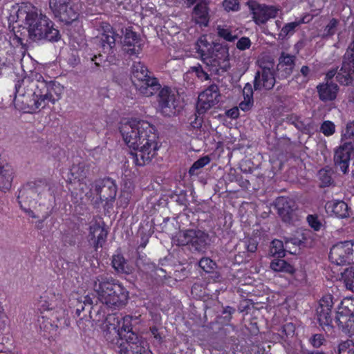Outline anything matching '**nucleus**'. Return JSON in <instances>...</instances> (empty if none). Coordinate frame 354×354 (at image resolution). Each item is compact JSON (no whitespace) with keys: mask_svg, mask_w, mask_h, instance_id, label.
I'll use <instances>...</instances> for the list:
<instances>
[{"mask_svg":"<svg viewBox=\"0 0 354 354\" xmlns=\"http://www.w3.org/2000/svg\"><path fill=\"white\" fill-rule=\"evenodd\" d=\"M221 98L218 86L212 84L198 95L196 109L198 114H203L217 104Z\"/></svg>","mask_w":354,"mask_h":354,"instance_id":"obj_13","label":"nucleus"},{"mask_svg":"<svg viewBox=\"0 0 354 354\" xmlns=\"http://www.w3.org/2000/svg\"><path fill=\"white\" fill-rule=\"evenodd\" d=\"M302 23H304V21L299 20L285 24L278 34L279 39H284L287 37L292 35L295 32V29Z\"/></svg>","mask_w":354,"mask_h":354,"instance_id":"obj_36","label":"nucleus"},{"mask_svg":"<svg viewBox=\"0 0 354 354\" xmlns=\"http://www.w3.org/2000/svg\"><path fill=\"white\" fill-rule=\"evenodd\" d=\"M131 80L140 94L149 97L160 88V84L153 76L150 75L147 67L140 62H135L131 66Z\"/></svg>","mask_w":354,"mask_h":354,"instance_id":"obj_6","label":"nucleus"},{"mask_svg":"<svg viewBox=\"0 0 354 354\" xmlns=\"http://www.w3.org/2000/svg\"><path fill=\"white\" fill-rule=\"evenodd\" d=\"M339 354H354V340H347L339 346Z\"/></svg>","mask_w":354,"mask_h":354,"instance_id":"obj_44","label":"nucleus"},{"mask_svg":"<svg viewBox=\"0 0 354 354\" xmlns=\"http://www.w3.org/2000/svg\"><path fill=\"white\" fill-rule=\"evenodd\" d=\"M7 317L3 313H0V331L4 330L6 326Z\"/></svg>","mask_w":354,"mask_h":354,"instance_id":"obj_64","label":"nucleus"},{"mask_svg":"<svg viewBox=\"0 0 354 354\" xmlns=\"http://www.w3.org/2000/svg\"><path fill=\"white\" fill-rule=\"evenodd\" d=\"M158 104L161 113L165 116L174 115L182 106L178 93L168 86L160 88Z\"/></svg>","mask_w":354,"mask_h":354,"instance_id":"obj_10","label":"nucleus"},{"mask_svg":"<svg viewBox=\"0 0 354 354\" xmlns=\"http://www.w3.org/2000/svg\"><path fill=\"white\" fill-rule=\"evenodd\" d=\"M101 28L102 32L100 37L103 53L111 55L113 53L118 34L115 33L113 27L109 24L103 23Z\"/></svg>","mask_w":354,"mask_h":354,"instance_id":"obj_23","label":"nucleus"},{"mask_svg":"<svg viewBox=\"0 0 354 354\" xmlns=\"http://www.w3.org/2000/svg\"><path fill=\"white\" fill-rule=\"evenodd\" d=\"M312 71L308 66H303L300 69V74L295 75V78L298 81L301 77V84H306L311 78Z\"/></svg>","mask_w":354,"mask_h":354,"instance_id":"obj_43","label":"nucleus"},{"mask_svg":"<svg viewBox=\"0 0 354 354\" xmlns=\"http://www.w3.org/2000/svg\"><path fill=\"white\" fill-rule=\"evenodd\" d=\"M93 289L97 299L109 307H119L124 304L129 297L126 288L111 277H97L93 280Z\"/></svg>","mask_w":354,"mask_h":354,"instance_id":"obj_5","label":"nucleus"},{"mask_svg":"<svg viewBox=\"0 0 354 354\" xmlns=\"http://www.w3.org/2000/svg\"><path fill=\"white\" fill-rule=\"evenodd\" d=\"M9 20L24 24L28 30L30 39L33 41L41 39L57 41L60 38L59 32L54 27L53 22L30 3L13 6Z\"/></svg>","mask_w":354,"mask_h":354,"instance_id":"obj_3","label":"nucleus"},{"mask_svg":"<svg viewBox=\"0 0 354 354\" xmlns=\"http://www.w3.org/2000/svg\"><path fill=\"white\" fill-rule=\"evenodd\" d=\"M239 109L236 107L232 108L227 111V115L233 119L237 118L239 117Z\"/></svg>","mask_w":354,"mask_h":354,"instance_id":"obj_60","label":"nucleus"},{"mask_svg":"<svg viewBox=\"0 0 354 354\" xmlns=\"http://www.w3.org/2000/svg\"><path fill=\"white\" fill-rule=\"evenodd\" d=\"M88 170V166L85 162H82L77 165H73L71 169V173L75 179L80 181L86 178Z\"/></svg>","mask_w":354,"mask_h":354,"instance_id":"obj_35","label":"nucleus"},{"mask_svg":"<svg viewBox=\"0 0 354 354\" xmlns=\"http://www.w3.org/2000/svg\"><path fill=\"white\" fill-rule=\"evenodd\" d=\"M353 150V145L351 142H346L342 145H340L335 151V166L344 174H346L348 171L351 156Z\"/></svg>","mask_w":354,"mask_h":354,"instance_id":"obj_18","label":"nucleus"},{"mask_svg":"<svg viewBox=\"0 0 354 354\" xmlns=\"http://www.w3.org/2000/svg\"><path fill=\"white\" fill-rule=\"evenodd\" d=\"M324 341V336L321 334H315L310 339L311 344L315 348H319L320 346H322Z\"/></svg>","mask_w":354,"mask_h":354,"instance_id":"obj_57","label":"nucleus"},{"mask_svg":"<svg viewBox=\"0 0 354 354\" xmlns=\"http://www.w3.org/2000/svg\"><path fill=\"white\" fill-rule=\"evenodd\" d=\"M243 95L244 98H249L253 100V91L252 86L250 84H245L243 90Z\"/></svg>","mask_w":354,"mask_h":354,"instance_id":"obj_59","label":"nucleus"},{"mask_svg":"<svg viewBox=\"0 0 354 354\" xmlns=\"http://www.w3.org/2000/svg\"><path fill=\"white\" fill-rule=\"evenodd\" d=\"M249 7L254 22L259 25L275 18L279 11V9L275 6L259 4L256 2L250 3Z\"/></svg>","mask_w":354,"mask_h":354,"instance_id":"obj_16","label":"nucleus"},{"mask_svg":"<svg viewBox=\"0 0 354 354\" xmlns=\"http://www.w3.org/2000/svg\"><path fill=\"white\" fill-rule=\"evenodd\" d=\"M275 207L283 222L291 223L297 219V205L293 200L286 197H279L276 200Z\"/></svg>","mask_w":354,"mask_h":354,"instance_id":"obj_17","label":"nucleus"},{"mask_svg":"<svg viewBox=\"0 0 354 354\" xmlns=\"http://www.w3.org/2000/svg\"><path fill=\"white\" fill-rule=\"evenodd\" d=\"M91 323V317H82L79 320L77 321V324L78 328L84 331H86L89 327V324Z\"/></svg>","mask_w":354,"mask_h":354,"instance_id":"obj_56","label":"nucleus"},{"mask_svg":"<svg viewBox=\"0 0 354 354\" xmlns=\"http://www.w3.org/2000/svg\"><path fill=\"white\" fill-rule=\"evenodd\" d=\"M251 41L249 38L243 37L236 43V47L239 50H244L250 47Z\"/></svg>","mask_w":354,"mask_h":354,"instance_id":"obj_55","label":"nucleus"},{"mask_svg":"<svg viewBox=\"0 0 354 354\" xmlns=\"http://www.w3.org/2000/svg\"><path fill=\"white\" fill-rule=\"evenodd\" d=\"M123 44L124 46L129 47L126 49L129 55L138 54L141 50L140 39L136 32L132 31L130 28H126Z\"/></svg>","mask_w":354,"mask_h":354,"instance_id":"obj_28","label":"nucleus"},{"mask_svg":"<svg viewBox=\"0 0 354 354\" xmlns=\"http://www.w3.org/2000/svg\"><path fill=\"white\" fill-rule=\"evenodd\" d=\"M95 192L101 201H105L108 203L115 200L117 187L111 178H104L95 182Z\"/></svg>","mask_w":354,"mask_h":354,"instance_id":"obj_20","label":"nucleus"},{"mask_svg":"<svg viewBox=\"0 0 354 354\" xmlns=\"http://www.w3.org/2000/svg\"><path fill=\"white\" fill-rule=\"evenodd\" d=\"M328 214L337 218H343L348 216V207L343 201L333 200L326 203L325 206Z\"/></svg>","mask_w":354,"mask_h":354,"instance_id":"obj_29","label":"nucleus"},{"mask_svg":"<svg viewBox=\"0 0 354 354\" xmlns=\"http://www.w3.org/2000/svg\"><path fill=\"white\" fill-rule=\"evenodd\" d=\"M89 236L94 241V247L97 248L102 247L107 237L106 230L99 223H95L90 226Z\"/></svg>","mask_w":354,"mask_h":354,"instance_id":"obj_30","label":"nucleus"},{"mask_svg":"<svg viewBox=\"0 0 354 354\" xmlns=\"http://www.w3.org/2000/svg\"><path fill=\"white\" fill-rule=\"evenodd\" d=\"M64 303L59 295H55L51 292H46L41 296L38 302L39 309L41 313H53L60 308H64Z\"/></svg>","mask_w":354,"mask_h":354,"instance_id":"obj_22","label":"nucleus"},{"mask_svg":"<svg viewBox=\"0 0 354 354\" xmlns=\"http://www.w3.org/2000/svg\"><path fill=\"white\" fill-rule=\"evenodd\" d=\"M296 57L285 53H282L279 59L277 72L279 77L286 79L292 73L295 66Z\"/></svg>","mask_w":354,"mask_h":354,"instance_id":"obj_26","label":"nucleus"},{"mask_svg":"<svg viewBox=\"0 0 354 354\" xmlns=\"http://www.w3.org/2000/svg\"><path fill=\"white\" fill-rule=\"evenodd\" d=\"M329 259L337 266L351 264L349 241H341L334 245L330 250Z\"/></svg>","mask_w":354,"mask_h":354,"instance_id":"obj_19","label":"nucleus"},{"mask_svg":"<svg viewBox=\"0 0 354 354\" xmlns=\"http://www.w3.org/2000/svg\"><path fill=\"white\" fill-rule=\"evenodd\" d=\"M252 104L253 100L244 98V100L239 104V108L243 111H247L251 109Z\"/></svg>","mask_w":354,"mask_h":354,"instance_id":"obj_58","label":"nucleus"},{"mask_svg":"<svg viewBox=\"0 0 354 354\" xmlns=\"http://www.w3.org/2000/svg\"><path fill=\"white\" fill-rule=\"evenodd\" d=\"M339 24V21L337 19H331L326 26L324 27L322 37L323 39H327L333 36L337 30V26Z\"/></svg>","mask_w":354,"mask_h":354,"instance_id":"obj_39","label":"nucleus"},{"mask_svg":"<svg viewBox=\"0 0 354 354\" xmlns=\"http://www.w3.org/2000/svg\"><path fill=\"white\" fill-rule=\"evenodd\" d=\"M210 162V158L208 156H205L198 160H197L190 167L189 174H195L196 170L203 168Z\"/></svg>","mask_w":354,"mask_h":354,"instance_id":"obj_46","label":"nucleus"},{"mask_svg":"<svg viewBox=\"0 0 354 354\" xmlns=\"http://www.w3.org/2000/svg\"><path fill=\"white\" fill-rule=\"evenodd\" d=\"M270 267L274 272H282L289 274H292L295 272V269L292 265L281 259L273 260L270 263Z\"/></svg>","mask_w":354,"mask_h":354,"instance_id":"obj_33","label":"nucleus"},{"mask_svg":"<svg viewBox=\"0 0 354 354\" xmlns=\"http://www.w3.org/2000/svg\"><path fill=\"white\" fill-rule=\"evenodd\" d=\"M64 92V86L57 82L44 80L37 72L18 81L15 84V106L22 111L28 108L42 109L48 102L53 104L59 100Z\"/></svg>","mask_w":354,"mask_h":354,"instance_id":"obj_1","label":"nucleus"},{"mask_svg":"<svg viewBox=\"0 0 354 354\" xmlns=\"http://www.w3.org/2000/svg\"><path fill=\"white\" fill-rule=\"evenodd\" d=\"M91 305L92 299L89 296H86L84 297V300H77L76 305L75 314L79 317L82 311L84 310V307L86 305Z\"/></svg>","mask_w":354,"mask_h":354,"instance_id":"obj_49","label":"nucleus"},{"mask_svg":"<svg viewBox=\"0 0 354 354\" xmlns=\"http://www.w3.org/2000/svg\"><path fill=\"white\" fill-rule=\"evenodd\" d=\"M191 70L194 72L196 76L202 81L207 80L209 79L208 73L203 70L201 65L198 64V66H192Z\"/></svg>","mask_w":354,"mask_h":354,"instance_id":"obj_52","label":"nucleus"},{"mask_svg":"<svg viewBox=\"0 0 354 354\" xmlns=\"http://www.w3.org/2000/svg\"><path fill=\"white\" fill-rule=\"evenodd\" d=\"M174 241L178 245H188L191 250L201 252L207 248L209 235L199 230H181Z\"/></svg>","mask_w":354,"mask_h":354,"instance_id":"obj_7","label":"nucleus"},{"mask_svg":"<svg viewBox=\"0 0 354 354\" xmlns=\"http://www.w3.org/2000/svg\"><path fill=\"white\" fill-rule=\"evenodd\" d=\"M125 143L134 151L131 152L138 167L149 164L159 149L156 127L143 120H122L119 127Z\"/></svg>","mask_w":354,"mask_h":354,"instance_id":"obj_2","label":"nucleus"},{"mask_svg":"<svg viewBox=\"0 0 354 354\" xmlns=\"http://www.w3.org/2000/svg\"><path fill=\"white\" fill-rule=\"evenodd\" d=\"M339 73V71L338 73H337V69H332V70H330L329 71H328L326 74V77H325L326 82H332L331 80L334 77V76L335 75H337ZM337 76V75H336V77Z\"/></svg>","mask_w":354,"mask_h":354,"instance_id":"obj_61","label":"nucleus"},{"mask_svg":"<svg viewBox=\"0 0 354 354\" xmlns=\"http://www.w3.org/2000/svg\"><path fill=\"white\" fill-rule=\"evenodd\" d=\"M223 6L227 11H236L239 8L238 0H224Z\"/></svg>","mask_w":354,"mask_h":354,"instance_id":"obj_53","label":"nucleus"},{"mask_svg":"<svg viewBox=\"0 0 354 354\" xmlns=\"http://www.w3.org/2000/svg\"><path fill=\"white\" fill-rule=\"evenodd\" d=\"M316 88L320 100L323 102L335 100L339 90V87L335 83L328 82L319 84Z\"/></svg>","mask_w":354,"mask_h":354,"instance_id":"obj_27","label":"nucleus"},{"mask_svg":"<svg viewBox=\"0 0 354 354\" xmlns=\"http://www.w3.org/2000/svg\"><path fill=\"white\" fill-rule=\"evenodd\" d=\"M37 319V323L41 330L50 334L55 333L59 328L68 327L70 325L69 319L64 308H60L53 313H41Z\"/></svg>","mask_w":354,"mask_h":354,"instance_id":"obj_9","label":"nucleus"},{"mask_svg":"<svg viewBox=\"0 0 354 354\" xmlns=\"http://www.w3.org/2000/svg\"><path fill=\"white\" fill-rule=\"evenodd\" d=\"M218 35L226 40L227 41H234L238 38V35L236 33V30H232L230 28L227 26H218L217 28Z\"/></svg>","mask_w":354,"mask_h":354,"instance_id":"obj_37","label":"nucleus"},{"mask_svg":"<svg viewBox=\"0 0 354 354\" xmlns=\"http://www.w3.org/2000/svg\"><path fill=\"white\" fill-rule=\"evenodd\" d=\"M343 136L346 139L349 140L348 142H354V121L346 124V129L343 133Z\"/></svg>","mask_w":354,"mask_h":354,"instance_id":"obj_51","label":"nucleus"},{"mask_svg":"<svg viewBox=\"0 0 354 354\" xmlns=\"http://www.w3.org/2000/svg\"><path fill=\"white\" fill-rule=\"evenodd\" d=\"M349 252L351 264H354V240H349Z\"/></svg>","mask_w":354,"mask_h":354,"instance_id":"obj_62","label":"nucleus"},{"mask_svg":"<svg viewBox=\"0 0 354 354\" xmlns=\"http://www.w3.org/2000/svg\"><path fill=\"white\" fill-rule=\"evenodd\" d=\"M13 171L12 168L7 165L0 168V190L6 192L11 187Z\"/></svg>","mask_w":354,"mask_h":354,"instance_id":"obj_32","label":"nucleus"},{"mask_svg":"<svg viewBox=\"0 0 354 354\" xmlns=\"http://www.w3.org/2000/svg\"><path fill=\"white\" fill-rule=\"evenodd\" d=\"M196 49L200 58L209 68L211 72L219 74L230 68L229 53L227 48L214 45L207 40L206 36H201L196 42Z\"/></svg>","mask_w":354,"mask_h":354,"instance_id":"obj_4","label":"nucleus"},{"mask_svg":"<svg viewBox=\"0 0 354 354\" xmlns=\"http://www.w3.org/2000/svg\"><path fill=\"white\" fill-rule=\"evenodd\" d=\"M49 6L55 17L65 24L77 21L80 10L77 4L71 0H48Z\"/></svg>","mask_w":354,"mask_h":354,"instance_id":"obj_8","label":"nucleus"},{"mask_svg":"<svg viewBox=\"0 0 354 354\" xmlns=\"http://www.w3.org/2000/svg\"><path fill=\"white\" fill-rule=\"evenodd\" d=\"M121 317L116 314H109L102 324V329L105 338L113 342L115 339H120Z\"/></svg>","mask_w":354,"mask_h":354,"instance_id":"obj_21","label":"nucleus"},{"mask_svg":"<svg viewBox=\"0 0 354 354\" xmlns=\"http://www.w3.org/2000/svg\"><path fill=\"white\" fill-rule=\"evenodd\" d=\"M275 79L272 71L268 68H263L255 75L254 86L256 90L265 88L270 90L273 88Z\"/></svg>","mask_w":354,"mask_h":354,"instance_id":"obj_25","label":"nucleus"},{"mask_svg":"<svg viewBox=\"0 0 354 354\" xmlns=\"http://www.w3.org/2000/svg\"><path fill=\"white\" fill-rule=\"evenodd\" d=\"M46 190L47 187L42 181H39L38 183H30L24 187V188L19 191L18 196V202L21 208L27 212L32 218H37L38 216L34 214L33 211L30 209H27L24 206L23 203H32L33 201L35 200L36 196H39L42 192H44Z\"/></svg>","mask_w":354,"mask_h":354,"instance_id":"obj_12","label":"nucleus"},{"mask_svg":"<svg viewBox=\"0 0 354 354\" xmlns=\"http://www.w3.org/2000/svg\"><path fill=\"white\" fill-rule=\"evenodd\" d=\"M320 131L325 136H330L335 132V125L333 122L326 120L321 124Z\"/></svg>","mask_w":354,"mask_h":354,"instance_id":"obj_45","label":"nucleus"},{"mask_svg":"<svg viewBox=\"0 0 354 354\" xmlns=\"http://www.w3.org/2000/svg\"><path fill=\"white\" fill-rule=\"evenodd\" d=\"M337 82L343 85H348L354 80V50L349 46L344 55L342 66L337 76Z\"/></svg>","mask_w":354,"mask_h":354,"instance_id":"obj_15","label":"nucleus"},{"mask_svg":"<svg viewBox=\"0 0 354 354\" xmlns=\"http://www.w3.org/2000/svg\"><path fill=\"white\" fill-rule=\"evenodd\" d=\"M333 306V296L326 295L319 300V306L316 310L318 322L323 330L327 332L332 329L331 312Z\"/></svg>","mask_w":354,"mask_h":354,"instance_id":"obj_14","label":"nucleus"},{"mask_svg":"<svg viewBox=\"0 0 354 354\" xmlns=\"http://www.w3.org/2000/svg\"><path fill=\"white\" fill-rule=\"evenodd\" d=\"M124 342L120 346L119 354H138L144 351L145 346L137 334L131 333L129 335H124Z\"/></svg>","mask_w":354,"mask_h":354,"instance_id":"obj_24","label":"nucleus"},{"mask_svg":"<svg viewBox=\"0 0 354 354\" xmlns=\"http://www.w3.org/2000/svg\"><path fill=\"white\" fill-rule=\"evenodd\" d=\"M192 18L196 24L201 26H207L208 25L209 14L207 3L205 1H201L194 7Z\"/></svg>","mask_w":354,"mask_h":354,"instance_id":"obj_31","label":"nucleus"},{"mask_svg":"<svg viewBox=\"0 0 354 354\" xmlns=\"http://www.w3.org/2000/svg\"><path fill=\"white\" fill-rule=\"evenodd\" d=\"M235 312V309L232 307H230V306H226L223 311V313L224 315H226L225 317L227 318L228 320H230L231 319V315L232 313H234Z\"/></svg>","mask_w":354,"mask_h":354,"instance_id":"obj_63","label":"nucleus"},{"mask_svg":"<svg viewBox=\"0 0 354 354\" xmlns=\"http://www.w3.org/2000/svg\"><path fill=\"white\" fill-rule=\"evenodd\" d=\"M243 245V248L248 252H254L257 249V243L254 239H247L239 243V246Z\"/></svg>","mask_w":354,"mask_h":354,"instance_id":"obj_47","label":"nucleus"},{"mask_svg":"<svg viewBox=\"0 0 354 354\" xmlns=\"http://www.w3.org/2000/svg\"><path fill=\"white\" fill-rule=\"evenodd\" d=\"M132 317L127 315L124 317H121L120 322V339L124 338V335H129L132 331Z\"/></svg>","mask_w":354,"mask_h":354,"instance_id":"obj_40","label":"nucleus"},{"mask_svg":"<svg viewBox=\"0 0 354 354\" xmlns=\"http://www.w3.org/2000/svg\"><path fill=\"white\" fill-rule=\"evenodd\" d=\"M307 221L309 225L315 230L318 231L321 228L322 223L318 220L317 216L314 215H308L307 216Z\"/></svg>","mask_w":354,"mask_h":354,"instance_id":"obj_54","label":"nucleus"},{"mask_svg":"<svg viewBox=\"0 0 354 354\" xmlns=\"http://www.w3.org/2000/svg\"><path fill=\"white\" fill-rule=\"evenodd\" d=\"M342 277L346 288L354 292V267L346 268Z\"/></svg>","mask_w":354,"mask_h":354,"instance_id":"obj_38","label":"nucleus"},{"mask_svg":"<svg viewBox=\"0 0 354 354\" xmlns=\"http://www.w3.org/2000/svg\"><path fill=\"white\" fill-rule=\"evenodd\" d=\"M112 266L119 273L129 274L131 272V269L126 260L121 254H115L113 256Z\"/></svg>","mask_w":354,"mask_h":354,"instance_id":"obj_34","label":"nucleus"},{"mask_svg":"<svg viewBox=\"0 0 354 354\" xmlns=\"http://www.w3.org/2000/svg\"><path fill=\"white\" fill-rule=\"evenodd\" d=\"M199 266L206 272H210L214 269L215 263L209 258H202L199 261Z\"/></svg>","mask_w":354,"mask_h":354,"instance_id":"obj_50","label":"nucleus"},{"mask_svg":"<svg viewBox=\"0 0 354 354\" xmlns=\"http://www.w3.org/2000/svg\"><path fill=\"white\" fill-rule=\"evenodd\" d=\"M150 332L156 344H160L163 342L165 336L163 335L162 328L151 326L150 327Z\"/></svg>","mask_w":354,"mask_h":354,"instance_id":"obj_48","label":"nucleus"},{"mask_svg":"<svg viewBox=\"0 0 354 354\" xmlns=\"http://www.w3.org/2000/svg\"><path fill=\"white\" fill-rule=\"evenodd\" d=\"M335 322L344 333L354 335V299L341 303L337 311Z\"/></svg>","mask_w":354,"mask_h":354,"instance_id":"obj_11","label":"nucleus"},{"mask_svg":"<svg viewBox=\"0 0 354 354\" xmlns=\"http://www.w3.org/2000/svg\"><path fill=\"white\" fill-rule=\"evenodd\" d=\"M270 253L272 256L283 257L285 256V249L281 241L275 239L272 241L270 247Z\"/></svg>","mask_w":354,"mask_h":354,"instance_id":"obj_41","label":"nucleus"},{"mask_svg":"<svg viewBox=\"0 0 354 354\" xmlns=\"http://www.w3.org/2000/svg\"><path fill=\"white\" fill-rule=\"evenodd\" d=\"M317 176L319 180H320L321 187H326L330 185L332 182V176H331V172L330 170H327L325 169H322L319 171L317 174Z\"/></svg>","mask_w":354,"mask_h":354,"instance_id":"obj_42","label":"nucleus"}]
</instances>
